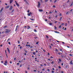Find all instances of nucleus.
Returning <instances> with one entry per match:
<instances>
[{"mask_svg": "<svg viewBox=\"0 0 73 73\" xmlns=\"http://www.w3.org/2000/svg\"><path fill=\"white\" fill-rule=\"evenodd\" d=\"M38 8H40V3L39 2H38Z\"/></svg>", "mask_w": 73, "mask_h": 73, "instance_id": "1", "label": "nucleus"}, {"mask_svg": "<svg viewBox=\"0 0 73 73\" xmlns=\"http://www.w3.org/2000/svg\"><path fill=\"white\" fill-rule=\"evenodd\" d=\"M15 2L16 3V5H17V7H19V6H20V5H19V4H18L17 3V2H16V1H15Z\"/></svg>", "mask_w": 73, "mask_h": 73, "instance_id": "2", "label": "nucleus"}, {"mask_svg": "<svg viewBox=\"0 0 73 73\" xmlns=\"http://www.w3.org/2000/svg\"><path fill=\"white\" fill-rule=\"evenodd\" d=\"M11 32V30H8L5 31V33H9V32Z\"/></svg>", "mask_w": 73, "mask_h": 73, "instance_id": "3", "label": "nucleus"}, {"mask_svg": "<svg viewBox=\"0 0 73 73\" xmlns=\"http://www.w3.org/2000/svg\"><path fill=\"white\" fill-rule=\"evenodd\" d=\"M3 7H2L0 11V13H1V12H2V11H3Z\"/></svg>", "mask_w": 73, "mask_h": 73, "instance_id": "4", "label": "nucleus"}, {"mask_svg": "<svg viewBox=\"0 0 73 73\" xmlns=\"http://www.w3.org/2000/svg\"><path fill=\"white\" fill-rule=\"evenodd\" d=\"M13 8V7H12V6H11L10 7V8H9V10H11Z\"/></svg>", "mask_w": 73, "mask_h": 73, "instance_id": "5", "label": "nucleus"}, {"mask_svg": "<svg viewBox=\"0 0 73 73\" xmlns=\"http://www.w3.org/2000/svg\"><path fill=\"white\" fill-rule=\"evenodd\" d=\"M7 49L8 52L9 53V54H10V51L9 50V48H7Z\"/></svg>", "mask_w": 73, "mask_h": 73, "instance_id": "6", "label": "nucleus"}, {"mask_svg": "<svg viewBox=\"0 0 73 73\" xmlns=\"http://www.w3.org/2000/svg\"><path fill=\"white\" fill-rule=\"evenodd\" d=\"M18 27H19V25H18L16 26L15 31H16L17 30V28H18Z\"/></svg>", "mask_w": 73, "mask_h": 73, "instance_id": "7", "label": "nucleus"}, {"mask_svg": "<svg viewBox=\"0 0 73 73\" xmlns=\"http://www.w3.org/2000/svg\"><path fill=\"white\" fill-rule=\"evenodd\" d=\"M39 12H42V11H43V10L41 9H39Z\"/></svg>", "mask_w": 73, "mask_h": 73, "instance_id": "8", "label": "nucleus"}, {"mask_svg": "<svg viewBox=\"0 0 73 73\" xmlns=\"http://www.w3.org/2000/svg\"><path fill=\"white\" fill-rule=\"evenodd\" d=\"M9 7H10V5H8L6 7V8H9Z\"/></svg>", "mask_w": 73, "mask_h": 73, "instance_id": "9", "label": "nucleus"}, {"mask_svg": "<svg viewBox=\"0 0 73 73\" xmlns=\"http://www.w3.org/2000/svg\"><path fill=\"white\" fill-rule=\"evenodd\" d=\"M13 1V0H10V3L11 4L12 3V2Z\"/></svg>", "mask_w": 73, "mask_h": 73, "instance_id": "10", "label": "nucleus"}, {"mask_svg": "<svg viewBox=\"0 0 73 73\" xmlns=\"http://www.w3.org/2000/svg\"><path fill=\"white\" fill-rule=\"evenodd\" d=\"M54 32L55 33H60V32H59L57 31H54Z\"/></svg>", "mask_w": 73, "mask_h": 73, "instance_id": "11", "label": "nucleus"}, {"mask_svg": "<svg viewBox=\"0 0 73 73\" xmlns=\"http://www.w3.org/2000/svg\"><path fill=\"white\" fill-rule=\"evenodd\" d=\"M28 28H27V29H30L31 28V27L29 26H28Z\"/></svg>", "mask_w": 73, "mask_h": 73, "instance_id": "12", "label": "nucleus"}, {"mask_svg": "<svg viewBox=\"0 0 73 73\" xmlns=\"http://www.w3.org/2000/svg\"><path fill=\"white\" fill-rule=\"evenodd\" d=\"M58 60L59 61H60V62H61L62 61V60H61L60 59H58Z\"/></svg>", "mask_w": 73, "mask_h": 73, "instance_id": "13", "label": "nucleus"}, {"mask_svg": "<svg viewBox=\"0 0 73 73\" xmlns=\"http://www.w3.org/2000/svg\"><path fill=\"white\" fill-rule=\"evenodd\" d=\"M27 15L29 16H31V14L30 13H28Z\"/></svg>", "mask_w": 73, "mask_h": 73, "instance_id": "14", "label": "nucleus"}, {"mask_svg": "<svg viewBox=\"0 0 73 73\" xmlns=\"http://www.w3.org/2000/svg\"><path fill=\"white\" fill-rule=\"evenodd\" d=\"M7 25H6L5 26H4L3 28H7Z\"/></svg>", "mask_w": 73, "mask_h": 73, "instance_id": "15", "label": "nucleus"}, {"mask_svg": "<svg viewBox=\"0 0 73 73\" xmlns=\"http://www.w3.org/2000/svg\"><path fill=\"white\" fill-rule=\"evenodd\" d=\"M70 64H72V65H73V64L72 63V60H71L70 61Z\"/></svg>", "mask_w": 73, "mask_h": 73, "instance_id": "16", "label": "nucleus"}, {"mask_svg": "<svg viewBox=\"0 0 73 73\" xmlns=\"http://www.w3.org/2000/svg\"><path fill=\"white\" fill-rule=\"evenodd\" d=\"M5 63H6V64H7V60L5 61Z\"/></svg>", "mask_w": 73, "mask_h": 73, "instance_id": "17", "label": "nucleus"}, {"mask_svg": "<svg viewBox=\"0 0 73 73\" xmlns=\"http://www.w3.org/2000/svg\"><path fill=\"white\" fill-rule=\"evenodd\" d=\"M54 27L55 28L54 29L55 30H56V29H57V27H56V26H54Z\"/></svg>", "mask_w": 73, "mask_h": 73, "instance_id": "18", "label": "nucleus"}, {"mask_svg": "<svg viewBox=\"0 0 73 73\" xmlns=\"http://www.w3.org/2000/svg\"><path fill=\"white\" fill-rule=\"evenodd\" d=\"M49 25H52V23H50L49 24Z\"/></svg>", "mask_w": 73, "mask_h": 73, "instance_id": "19", "label": "nucleus"}, {"mask_svg": "<svg viewBox=\"0 0 73 73\" xmlns=\"http://www.w3.org/2000/svg\"><path fill=\"white\" fill-rule=\"evenodd\" d=\"M34 32H37V30H36V29H34Z\"/></svg>", "mask_w": 73, "mask_h": 73, "instance_id": "20", "label": "nucleus"}, {"mask_svg": "<svg viewBox=\"0 0 73 73\" xmlns=\"http://www.w3.org/2000/svg\"><path fill=\"white\" fill-rule=\"evenodd\" d=\"M57 1L56 0H55V1H54V3H56V2Z\"/></svg>", "mask_w": 73, "mask_h": 73, "instance_id": "21", "label": "nucleus"}, {"mask_svg": "<svg viewBox=\"0 0 73 73\" xmlns=\"http://www.w3.org/2000/svg\"><path fill=\"white\" fill-rule=\"evenodd\" d=\"M46 37L47 38H49V37L47 35H46Z\"/></svg>", "mask_w": 73, "mask_h": 73, "instance_id": "22", "label": "nucleus"}, {"mask_svg": "<svg viewBox=\"0 0 73 73\" xmlns=\"http://www.w3.org/2000/svg\"><path fill=\"white\" fill-rule=\"evenodd\" d=\"M30 20H32V21H33V20H34V19H30Z\"/></svg>", "mask_w": 73, "mask_h": 73, "instance_id": "23", "label": "nucleus"}, {"mask_svg": "<svg viewBox=\"0 0 73 73\" xmlns=\"http://www.w3.org/2000/svg\"><path fill=\"white\" fill-rule=\"evenodd\" d=\"M33 53L34 55H35L36 54V53L35 52H33Z\"/></svg>", "mask_w": 73, "mask_h": 73, "instance_id": "24", "label": "nucleus"}, {"mask_svg": "<svg viewBox=\"0 0 73 73\" xmlns=\"http://www.w3.org/2000/svg\"><path fill=\"white\" fill-rule=\"evenodd\" d=\"M26 3L27 4H28V5H29V3H28V2H27V1H26Z\"/></svg>", "mask_w": 73, "mask_h": 73, "instance_id": "25", "label": "nucleus"}, {"mask_svg": "<svg viewBox=\"0 0 73 73\" xmlns=\"http://www.w3.org/2000/svg\"><path fill=\"white\" fill-rule=\"evenodd\" d=\"M67 25H68V24H67V23H66L65 24V27H66V26H67Z\"/></svg>", "mask_w": 73, "mask_h": 73, "instance_id": "26", "label": "nucleus"}, {"mask_svg": "<svg viewBox=\"0 0 73 73\" xmlns=\"http://www.w3.org/2000/svg\"><path fill=\"white\" fill-rule=\"evenodd\" d=\"M60 21H61V19H62V17H60Z\"/></svg>", "mask_w": 73, "mask_h": 73, "instance_id": "27", "label": "nucleus"}, {"mask_svg": "<svg viewBox=\"0 0 73 73\" xmlns=\"http://www.w3.org/2000/svg\"><path fill=\"white\" fill-rule=\"evenodd\" d=\"M4 65H6V66L7 65V64L5 63H4Z\"/></svg>", "mask_w": 73, "mask_h": 73, "instance_id": "28", "label": "nucleus"}, {"mask_svg": "<svg viewBox=\"0 0 73 73\" xmlns=\"http://www.w3.org/2000/svg\"><path fill=\"white\" fill-rule=\"evenodd\" d=\"M14 11H15V9H13L12 10V12H14Z\"/></svg>", "mask_w": 73, "mask_h": 73, "instance_id": "29", "label": "nucleus"}, {"mask_svg": "<svg viewBox=\"0 0 73 73\" xmlns=\"http://www.w3.org/2000/svg\"><path fill=\"white\" fill-rule=\"evenodd\" d=\"M25 73H28V72L26 70H25Z\"/></svg>", "mask_w": 73, "mask_h": 73, "instance_id": "30", "label": "nucleus"}, {"mask_svg": "<svg viewBox=\"0 0 73 73\" xmlns=\"http://www.w3.org/2000/svg\"><path fill=\"white\" fill-rule=\"evenodd\" d=\"M69 56H73V55L72 54H69Z\"/></svg>", "mask_w": 73, "mask_h": 73, "instance_id": "31", "label": "nucleus"}, {"mask_svg": "<svg viewBox=\"0 0 73 73\" xmlns=\"http://www.w3.org/2000/svg\"><path fill=\"white\" fill-rule=\"evenodd\" d=\"M45 1V2H48V0H44Z\"/></svg>", "mask_w": 73, "mask_h": 73, "instance_id": "32", "label": "nucleus"}, {"mask_svg": "<svg viewBox=\"0 0 73 73\" xmlns=\"http://www.w3.org/2000/svg\"><path fill=\"white\" fill-rule=\"evenodd\" d=\"M55 13H57V11L55 10Z\"/></svg>", "mask_w": 73, "mask_h": 73, "instance_id": "33", "label": "nucleus"}, {"mask_svg": "<svg viewBox=\"0 0 73 73\" xmlns=\"http://www.w3.org/2000/svg\"><path fill=\"white\" fill-rule=\"evenodd\" d=\"M58 68H59V69H61V67L60 66H59Z\"/></svg>", "mask_w": 73, "mask_h": 73, "instance_id": "34", "label": "nucleus"}, {"mask_svg": "<svg viewBox=\"0 0 73 73\" xmlns=\"http://www.w3.org/2000/svg\"><path fill=\"white\" fill-rule=\"evenodd\" d=\"M38 44V42H36V44Z\"/></svg>", "mask_w": 73, "mask_h": 73, "instance_id": "35", "label": "nucleus"}, {"mask_svg": "<svg viewBox=\"0 0 73 73\" xmlns=\"http://www.w3.org/2000/svg\"><path fill=\"white\" fill-rule=\"evenodd\" d=\"M55 50L56 51V52H58V50L57 49H56Z\"/></svg>", "mask_w": 73, "mask_h": 73, "instance_id": "36", "label": "nucleus"}, {"mask_svg": "<svg viewBox=\"0 0 73 73\" xmlns=\"http://www.w3.org/2000/svg\"><path fill=\"white\" fill-rule=\"evenodd\" d=\"M50 58H53V57L52 56H51L50 57Z\"/></svg>", "mask_w": 73, "mask_h": 73, "instance_id": "37", "label": "nucleus"}, {"mask_svg": "<svg viewBox=\"0 0 73 73\" xmlns=\"http://www.w3.org/2000/svg\"><path fill=\"white\" fill-rule=\"evenodd\" d=\"M19 64H20V63H17V65H19Z\"/></svg>", "mask_w": 73, "mask_h": 73, "instance_id": "38", "label": "nucleus"}, {"mask_svg": "<svg viewBox=\"0 0 73 73\" xmlns=\"http://www.w3.org/2000/svg\"><path fill=\"white\" fill-rule=\"evenodd\" d=\"M22 48H23V47L22 46H21L20 47V49H22Z\"/></svg>", "mask_w": 73, "mask_h": 73, "instance_id": "39", "label": "nucleus"}, {"mask_svg": "<svg viewBox=\"0 0 73 73\" xmlns=\"http://www.w3.org/2000/svg\"><path fill=\"white\" fill-rule=\"evenodd\" d=\"M27 12H28V13L29 12V10H28L27 11Z\"/></svg>", "mask_w": 73, "mask_h": 73, "instance_id": "40", "label": "nucleus"}, {"mask_svg": "<svg viewBox=\"0 0 73 73\" xmlns=\"http://www.w3.org/2000/svg\"><path fill=\"white\" fill-rule=\"evenodd\" d=\"M61 25H60V26H59V28H61Z\"/></svg>", "mask_w": 73, "mask_h": 73, "instance_id": "41", "label": "nucleus"}, {"mask_svg": "<svg viewBox=\"0 0 73 73\" xmlns=\"http://www.w3.org/2000/svg\"><path fill=\"white\" fill-rule=\"evenodd\" d=\"M20 67H21V66H22V65L21 64L20 66H19Z\"/></svg>", "mask_w": 73, "mask_h": 73, "instance_id": "42", "label": "nucleus"}, {"mask_svg": "<svg viewBox=\"0 0 73 73\" xmlns=\"http://www.w3.org/2000/svg\"><path fill=\"white\" fill-rule=\"evenodd\" d=\"M8 43L9 44V45H10V44H11V43L10 42H8Z\"/></svg>", "mask_w": 73, "mask_h": 73, "instance_id": "43", "label": "nucleus"}, {"mask_svg": "<svg viewBox=\"0 0 73 73\" xmlns=\"http://www.w3.org/2000/svg\"><path fill=\"white\" fill-rule=\"evenodd\" d=\"M18 42L19 44H20V41L19 40H18Z\"/></svg>", "mask_w": 73, "mask_h": 73, "instance_id": "44", "label": "nucleus"}, {"mask_svg": "<svg viewBox=\"0 0 73 73\" xmlns=\"http://www.w3.org/2000/svg\"><path fill=\"white\" fill-rule=\"evenodd\" d=\"M51 64H53V61L52 62H51Z\"/></svg>", "mask_w": 73, "mask_h": 73, "instance_id": "45", "label": "nucleus"}, {"mask_svg": "<svg viewBox=\"0 0 73 73\" xmlns=\"http://www.w3.org/2000/svg\"><path fill=\"white\" fill-rule=\"evenodd\" d=\"M52 73H53L54 72V71H52Z\"/></svg>", "mask_w": 73, "mask_h": 73, "instance_id": "46", "label": "nucleus"}, {"mask_svg": "<svg viewBox=\"0 0 73 73\" xmlns=\"http://www.w3.org/2000/svg\"><path fill=\"white\" fill-rule=\"evenodd\" d=\"M53 7L54 8H55V7H56V6H55V5H53Z\"/></svg>", "mask_w": 73, "mask_h": 73, "instance_id": "47", "label": "nucleus"}, {"mask_svg": "<svg viewBox=\"0 0 73 73\" xmlns=\"http://www.w3.org/2000/svg\"><path fill=\"white\" fill-rule=\"evenodd\" d=\"M25 53H27V50H25Z\"/></svg>", "mask_w": 73, "mask_h": 73, "instance_id": "48", "label": "nucleus"}, {"mask_svg": "<svg viewBox=\"0 0 73 73\" xmlns=\"http://www.w3.org/2000/svg\"><path fill=\"white\" fill-rule=\"evenodd\" d=\"M66 28H65L64 29V30L66 31Z\"/></svg>", "mask_w": 73, "mask_h": 73, "instance_id": "49", "label": "nucleus"}, {"mask_svg": "<svg viewBox=\"0 0 73 73\" xmlns=\"http://www.w3.org/2000/svg\"><path fill=\"white\" fill-rule=\"evenodd\" d=\"M10 64H12V61H10Z\"/></svg>", "mask_w": 73, "mask_h": 73, "instance_id": "50", "label": "nucleus"}, {"mask_svg": "<svg viewBox=\"0 0 73 73\" xmlns=\"http://www.w3.org/2000/svg\"><path fill=\"white\" fill-rule=\"evenodd\" d=\"M30 48H33V46H31L30 47Z\"/></svg>", "mask_w": 73, "mask_h": 73, "instance_id": "51", "label": "nucleus"}, {"mask_svg": "<svg viewBox=\"0 0 73 73\" xmlns=\"http://www.w3.org/2000/svg\"><path fill=\"white\" fill-rule=\"evenodd\" d=\"M5 5H8V4H7V3H5Z\"/></svg>", "mask_w": 73, "mask_h": 73, "instance_id": "52", "label": "nucleus"}, {"mask_svg": "<svg viewBox=\"0 0 73 73\" xmlns=\"http://www.w3.org/2000/svg\"><path fill=\"white\" fill-rule=\"evenodd\" d=\"M16 58H14V60H16Z\"/></svg>", "mask_w": 73, "mask_h": 73, "instance_id": "53", "label": "nucleus"}, {"mask_svg": "<svg viewBox=\"0 0 73 73\" xmlns=\"http://www.w3.org/2000/svg\"><path fill=\"white\" fill-rule=\"evenodd\" d=\"M44 68H43V69H42V70L43 71H44Z\"/></svg>", "mask_w": 73, "mask_h": 73, "instance_id": "54", "label": "nucleus"}, {"mask_svg": "<svg viewBox=\"0 0 73 73\" xmlns=\"http://www.w3.org/2000/svg\"><path fill=\"white\" fill-rule=\"evenodd\" d=\"M57 17H58L57 15H56L55 16V18H57Z\"/></svg>", "mask_w": 73, "mask_h": 73, "instance_id": "55", "label": "nucleus"}, {"mask_svg": "<svg viewBox=\"0 0 73 73\" xmlns=\"http://www.w3.org/2000/svg\"><path fill=\"white\" fill-rule=\"evenodd\" d=\"M68 13H69L68 12H67L66 13V14H68Z\"/></svg>", "mask_w": 73, "mask_h": 73, "instance_id": "56", "label": "nucleus"}, {"mask_svg": "<svg viewBox=\"0 0 73 73\" xmlns=\"http://www.w3.org/2000/svg\"><path fill=\"white\" fill-rule=\"evenodd\" d=\"M60 16H61V13H60Z\"/></svg>", "mask_w": 73, "mask_h": 73, "instance_id": "57", "label": "nucleus"}, {"mask_svg": "<svg viewBox=\"0 0 73 73\" xmlns=\"http://www.w3.org/2000/svg\"><path fill=\"white\" fill-rule=\"evenodd\" d=\"M63 63H62L61 64V65H62V66H63Z\"/></svg>", "mask_w": 73, "mask_h": 73, "instance_id": "58", "label": "nucleus"}, {"mask_svg": "<svg viewBox=\"0 0 73 73\" xmlns=\"http://www.w3.org/2000/svg\"><path fill=\"white\" fill-rule=\"evenodd\" d=\"M34 72H36V70H34Z\"/></svg>", "mask_w": 73, "mask_h": 73, "instance_id": "59", "label": "nucleus"}, {"mask_svg": "<svg viewBox=\"0 0 73 73\" xmlns=\"http://www.w3.org/2000/svg\"><path fill=\"white\" fill-rule=\"evenodd\" d=\"M27 69H28V70H29V68L28 67V68H27Z\"/></svg>", "mask_w": 73, "mask_h": 73, "instance_id": "60", "label": "nucleus"}, {"mask_svg": "<svg viewBox=\"0 0 73 73\" xmlns=\"http://www.w3.org/2000/svg\"><path fill=\"white\" fill-rule=\"evenodd\" d=\"M62 58H64V56H63L62 55L61 56Z\"/></svg>", "mask_w": 73, "mask_h": 73, "instance_id": "61", "label": "nucleus"}, {"mask_svg": "<svg viewBox=\"0 0 73 73\" xmlns=\"http://www.w3.org/2000/svg\"><path fill=\"white\" fill-rule=\"evenodd\" d=\"M48 61H50V59H48Z\"/></svg>", "mask_w": 73, "mask_h": 73, "instance_id": "62", "label": "nucleus"}, {"mask_svg": "<svg viewBox=\"0 0 73 73\" xmlns=\"http://www.w3.org/2000/svg\"><path fill=\"white\" fill-rule=\"evenodd\" d=\"M58 54H59V55H60V53H58Z\"/></svg>", "mask_w": 73, "mask_h": 73, "instance_id": "63", "label": "nucleus"}, {"mask_svg": "<svg viewBox=\"0 0 73 73\" xmlns=\"http://www.w3.org/2000/svg\"><path fill=\"white\" fill-rule=\"evenodd\" d=\"M69 0H68L67 1V3H69Z\"/></svg>", "mask_w": 73, "mask_h": 73, "instance_id": "64", "label": "nucleus"}]
</instances>
